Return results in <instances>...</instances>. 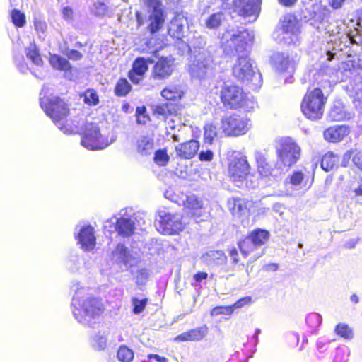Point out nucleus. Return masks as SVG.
Masks as SVG:
<instances>
[{
    "instance_id": "59",
    "label": "nucleus",
    "mask_w": 362,
    "mask_h": 362,
    "mask_svg": "<svg viewBox=\"0 0 362 362\" xmlns=\"http://www.w3.org/2000/svg\"><path fill=\"white\" fill-rule=\"evenodd\" d=\"M66 55L71 60H79L82 58V54L75 49L69 50Z\"/></svg>"
},
{
    "instance_id": "50",
    "label": "nucleus",
    "mask_w": 362,
    "mask_h": 362,
    "mask_svg": "<svg viewBox=\"0 0 362 362\" xmlns=\"http://www.w3.org/2000/svg\"><path fill=\"white\" fill-rule=\"evenodd\" d=\"M322 320V316L317 313L309 314L306 318L308 325L313 327H318L321 324Z\"/></svg>"
},
{
    "instance_id": "42",
    "label": "nucleus",
    "mask_w": 362,
    "mask_h": 362,
    "mask_svg": "<svg viewBox=\"0 0 362 362\" xmlns=\"http://www.w3.org/2000/svg\"><path fill=\"white\" fill-rule=\"evenodd\" d=\"M83 101L88 105H96L99 103V97L93 89H88L83 93Z\"/></svg>"
},
{
    "instance_id": "6",
    "label": "nucleus",
    "mask_w": 362,
    "mask_h": 362,
    "mask_svg": "<svg viewBox=\"0 0 362 362\" xmlns=\"http://www.w3.org/2000/svg\"><path fill=\"white\" fill-rule=\"evenodd\" d=\"M326 102L327 98L320 88L308 90L301 103L302 112L309 119H320L323 115Z\"/></svg>"
},
{
    "instance_id": "8",
    "label": "nucleus",
    "mask_w": 362,
    "mask_h": 362,
    "mask_svg": "<svg viewBox=\"0 0 362 362\" xmlns=\"http://www.w3.org/2000/svg\"><path fill=\"white\" fill-rule=\"evenodd\" d=\"M186 223L180 214L171 213L166 209H160L156 218L157 230L166 235L177 233L184 229Z\"/></svg>"
},
{
    "instance_id": "55",
    "label": "nucleus",
    "mask_w": 362,
    "mask_h": 362,
    "mask_svg": "<svg viewBox=\"0 0 362 362\" xmlns=\"http://www.w3.org/2000/svg\"><path fill=\"white\" fill-rule=\"evenodd\" d=\"M252 302V298L250 296L243 297L236 301L233 305H230L233 307V311L235 308H241L244 305H249Z\"/></svg>"
},
{
    "instance_id": "1",
    "label": "nucleus",
    "mask_w": 362,
    "mask_h": 362,
    "mask_svg": "<svg viewBox=\"0 0 362 362\" xmlns=\"http://www.w3.org/2000/svg\"><path fill=\"white\" fill-rule=\"evenodd\" d=\"M75 293L72 298V313L75 319L80 323L90 327L93 320L98 319L103 313L105 308L98 298L89 296L87 289L74 284L71 287Z\"/></svg>"
},
{
    "instance_id": "39",
    "label": "nucleus",
    "mask_w": 362,
    "mask_h": 362,
    "mask_svg": "<svg viewBox=\"0 0 362 362\" xmlns=\"http://www.w3.org/2000/svg\"><path fill=\"white\" fill-rule=\"evenodd\" d=\"M91 346L95 350H104L107 346V335L98 333L91 339Z\"/></svg>"
},
{
    "instance_id": "51",
    "label": "nucleus",
    "mask_w": 362,
    "mask_h": 362,
    "mask_svg": "<svg viewBox=\"0 0 362 362\" xmlns=\"http://www.w3.org/2000/svg\"><path fill=\"white\" fill-rule=\"evenodd\" d=\"M233 307L231 306H217L214 308L211 311V316H217L219 315H231L233 313Z\"/></svg>"
},
{
    "instance_id": "18",
    "label": "nucleus",
    "mask_w": 362,
    "mask_h": 362,
    "mask_svg": "<svg viewBox=\"0 0 362 362\" xmlns=\"http://www.w3.org/2000/svg\"><path fill=\"white\" fill-rule=\"evenodd\" d=\"M76 238L81 247L85 250H92L96 243L95 230L90 225L83 226L78 228Z\"/></svg>"
},
{
    "instance_id": "13",
    "label": "nucleus",
    "mask_w": 362,
    "mask_h": 362,
    "mask_svg": "<svg viewBox=\"0 0 362 362\" xmlns=\"http://www.w3.org/2000/svg\"><path fill=\"white\" fill-rule=\"evenodd\" d=\"M245 94L238 86L225 83L221 90V100L230 109L241 107L245 100Z\"/></svg>"
},
{
    "instance_id": "61",
    "label": "nucleus",
    "mask_w": 362,
    "mask_h": 362,
    "mask_svg": "<svg viewBox=\"0 0 362 362\" xmlns=\"http://www.w3.org/2000/svg\"><path fill=\"white\" fill-rule=\"evenodd\" d=\"M62 13L64 19L69 20L72 18L73 11L69 6L64 7Z\"/></svg>"
},
{
    "instance_id": "44",
    "label": "nucleus",
    "mask_w": 362,
    "mask_h": 362,
    "mask_svg": "<svg viewBox=\"0 0 362 362\" xmlns=\"http://www.w3.org/2000/svg\"><path fill=\"white\" fill-rule=\"evenodd\" d=\"M170 157L165 149H159L155 152L154 162L159 166H165L169 162Z\"/></svg>"
},
{
    "instance_id": "12",
    "label": "nucleus",
    "mask_w": 362,
    "mask_h": 362,
    "mask_svg": "<svg viewBox=\"0 0 362 362\" xmlns=\"http://www.w3.org/2000/svg\"><path fill=\"white\" fill-rule=\"evenodd\" d=\"M250 128V120L236 115L223 117L221 122L220 129L226 136H239L244 134Z\"/></svg>"
},
{
    "instance_id": "7",
    "label": "nucleus",
    "mask_w": 362,
    "mask_h": 362,
    "mask_svg": "<svg viewBox=\"0 0 362 362\" xmlns=\"http://www.w3.org/2000/svg\"><path fill=\"white\" fill-rule=\"evenodd\" d=\"M253 40V33L246 29L227 31L223 35L222 47L228 52H241L251 46Z\"/></svg>"
},
{
    "instance_id": "47",
    "label": "nucleus",
    "mask_w": 362,
    "mask_h": 362,
    "mask_svg": "<svg viewBox=\"0 0 362 362\" xmlns=\"http://www.w3.org/2000/svg\"><path fill=\"white\" fill-rule=\"evenodd\" d=\"M303 180L304 174L301 171H296L291 175L289 183L294 189H300Z\"/></svg>"
},
{
    "instance_id": "28",
    "label": "nucleus",
    "mask_w": 362,
    "mask_h": 362,
    "mask_svg": "<svg viewBox=\"0 0 362 362\" xmlns=\"http://www.w3.org/2000/svg\"><path fill=\"white\" fill-rule=\"evenodd\" d=\"M352 114L347 112L346 107L341 103H335L329 112V118L332 121H342L350 119Z\"/></svg>"
},
{
    "instance_id": "52",
    "label": "nucleus",
    "mask_w": 362,
    "mask_h": 362,
    "mask_svg": "<svg viewBox=\"0 0 362 362\" xmlns=\"http://www.w3.org/2000/svg\"><path fill=\"white\" fill-rule=\"evenodd\" d=\"M147 299L139 300L136 298H132V305L134 306L133 312L134 314H139L144 310L146 305Z\"/></svg>"
},
{
    "instance_id": "62",
    "label": "nucleus",
    "mask_w": 362,
    "mask_h": 362,
    "mask_svg": "<svg viewBox=\"0 0 362 362\" xmlns=\"http://www.w3.org/2000/svg\"><path fill=\"white\" fill-rule=\"evenodd\" d=\"M329 5L334 9H338L342 6L344 0H327Z\"/></svg>"
},
{
    "instance_id": "25",
    "label": "nucleus",
    "mask_w": 362,
    "mask_h": 362,
    "mask_svg": "<svg viewBox=\"0 0 362 362\" xmlns=\"http://www.w3.org/2000/svg\"><path fill=\"white\" fill-rule=\"evenodd\" d=\"M349 133V129L344 125H337L327 129L324 132L325 139L330 142L342 140Z\"/></svg>"
},
{
    "instance_id": "21",
    "label": "nucleus",
    "mask_w": 362,
    "mask_h": 362,
    "mask_svg": "<svg viewBox=\"0 0 362 362\" xmlns=\"http://www.w3.org/2000/svg\"><path fill=\"white\" fill-rule=\"evenodd\" d=\"M209 328L206 325L201 327L192 329L187 332H183L177 335L175 340L177 341H199L205 338L208 334Z\"/></svg>"
},
{
    "instance_id": "17",
    "label": "nucleus",
    "mask_w": 362,
    "mask_h": 362,
    "mask_svg": "<svg viewBox=\"0 0 362 362\" xmlns=\"http://www.w3.org/2000/svg\"><path fill=\"white\" fill-rule=\"evenodd\" d=\"M173 70V59L169 57H161L154 65L151 76L155 80H164L170 76Z\"/></svg>"
},
{
    "instance_id": "14",
    "label": "nucleus",
    "mask_w": 362,
    "mask_h": 362,
    "mask_svg": "<svg viewBox=\"0 0 362 362\" xmlns=\"http://www.w3.org/2000/svg\"><path fill=\"white\" fill-rule=\"evenodd\" d=\"M132 209H122L117 215H115L112 218L107 221V223H115L113 221V219H115V229L118 234L124 237L130 236L134 233V221L132 218Z\"/></svg>"
},
{
    "instance_id": "10",
    "label": "nucleus",
    "mask_w": 362,
    "mask_h": 362,
    "mask_svg": "<svg viewBox=\"0 0 362 362\" xmlns=\"http://www.w3.org/2000/svg\"><path fill=\"white\" fill-rule=\"evenodd\" d=\"M300 33V24L297 18L291 14L284 16L281 21V27L274 34V39L279 42L285 44L296 43Z\"/></svg>"
},
{
    "instance_id": "26",
    "label": "nucleus",
    "mask_w": 362,
    "mask_h": 362,
    "mask_svg": "<svg viewBox=\"0 0 362 362\" xmlns=\"http://www.w3.org/2000/svg\"><path fill=\"white\" fill-rule=\"evenodd\" d=\"M228 206L234 216H240L249 214L248 202L241 198H232L228 202Z\"/></svg>"
},
{
    "instance_id": "32",
    "label": "nucleus",
    "mask_w": 362,
    "mask_h": 362,
    "mask_svg": "<svg viewBox=\"0 0 362 362\" xmlns=\"http://www.w3.org/2000/svg\"><path fill=\"white\" fill-rule=\"evenodd\" d=\"M206 42L201 36L194 37L187 45L191 57H194L195 54L202 52V50H207L204 48Z\"/></svg>"
},
{
    "instance_id": "49",
    "label": "nucleus",
    "mask_w": 362,
    "mask_h": 362,
    "mask_svg": "<svg viewBox=\"0 0 362 362\" xmlns=\"http://www.w3.org/2000/svg\"><path fill=\"white\" fill-rule=\"evenodd\" d=\"M146 108L144 106L138 107L136 110V121L138 124H145L149 119L146 114Z\"/></svg>"
},
{
    "instance_id": "11",
    "label": "nucleus",
    "mask_w": 362,
    "mask_h": 362,
    "mask_svg": "<svg viewBox=\"0 0 362 362\" xmlns=\"http://www.w3.org/2000/svg\"><path fill=\"white\" fill-rule=\"evenodd\" d=\"M250 165L246 156H240L232 158L228 164V176L231 181L240 187L243 182L247 185V176L249 174Z\"/></svg>"
},
{
    "instance_id": "37",
    "label": "nucleus",
    "mask_w": 362,
    "mask_h": 362,
    "mask_svg": "<svg viewBox=\"0 0 362 362\" xmlns=\"http://www.w3.org/2000/svg\"><path fill=\"white\" fill-rule=\"evenodd\" d=\"M25 52L27 58L30 59L34 64L38 66L42 65V59L35 44H30L29 47H26Z\"/></svg>"
},
{
    "instance_id": "9",
    "label": "nucleus",
    "mask_w": 362,
    "mask_h": 362,
    "mask_svg": "<svg viewBox=\"0 0 362 362\" xmlns=\"http://www.w3.org/2000/svg\"><path fill=\"white\" fill-rule=\"evenodd\" d=\"M232 70L233 76L243 83H254L257 86L262 81L261 74L255 72L251 59L247 53H243L237 57Z\"/></svg>"
},
{
    "instance_id": "33",
    "label": "nucleus",
    "mask_w": 362,
    "mask_h": 362,
    "mask_svg": "<svg viewBox=\"0 0 362 362\" xmlns=\"http://www.w3.org/2000/svg\"><path fill=\"white\" fill-rule=\"evenodd\" d=\"M249 235L238 243L239 249L244 257L248 256L258 247Z\"/></svg>"
},
{
    "instance_id": "56",
    "label": "nucleus",
    "mask_w": 362,
    "mask_h": 362,
    "mask_svg": "<svg viewBox=\"0 0 362 362\" xmlns=\"http://www.w3.org/2000/svg\"><path fill=\"white\" fill-rule=\"evenodd\" d=\"M144 74L136 73L134 71H129V77L134 84H139L144 78Z\"/></svg>"
},
{
    "instance_id": "58",
    "label": "nucleus",
    "mask_w": 362,
    "mask_h": 362,
    "mask_svg": "<svg viewBox=\"0 0 362 362\" xmlns=\"http://www.w3.org/2000/svg\"><path fill=\"white\" fill-rule=\"evenodd\" d=\"M352 160L358 168L362 170V151L356 153L353 156Z\"/></svg>"
},
{
    "instance_id": "16",
    "label": "nucleus",
    "mask_w": 362,
    "mask_h": 362,
    "mask_svg": "<svg viewBox=\"0 0 362 362\" xmlns=\"http://www.w3.org/2000/svg\"><path fill=\"white\" fill-rule=\"evenodd\" d=\"M188 29V20L182 14H177L168 23V33L170 37L181 40Z\"/></svg>"
},
{
    "instance_id": "46",
    "label": "nucleus",
    "mask_w": 362,
    "mask_h": 362,
    "mask_svg": "<svg viewBox=\"0 0 362 362\" xmlns=\"http://www.w3.org/2000/svg\"><path fill=\"white\" fill-rule=\"evenodd\" d=\"M131 89L129 82L124 78L119 79L116 85L115 92L117 95L123 96L127 95Z\"/></svg>"
},
{
    "instance_id": "3",
    "label": "nucleus",
    "mask_w": 362,
    "mask_h": 362,
    "mask_svg": "<svg viewBox=\"0 0 362 362\" xmlns=\"http://www.w3.org/2000/svg\"><path fill=\"white\" fill-rule=\"evenodd\" d=\"M72 124L79 127L78 131L75 133H82L81 145L88 150H101L108 146L112 141L108 142L100 132L96 123L85 121L83 119H74Z\"/></svg>"
},
{
    "instance_id": "41",
    "label": "nucleus",
    "mask_w": 362,
    "mask_h": 362,
    "mask_svg": "<svg viewBox=\"0 0 362 362\" xmlns=\"http://www.w3.org/2000/svg\"><path fill=\"white\" fill-rule=\"evenodd\" d=\"M335 332L340 337L351 339L353 338L354 334L349 326L345 323H339L335 327Z\"/></svg>"
},
{
    "instance_id": "53",
    "label": "nucleus",
    "mask_w": 362,
    "mask_h": 362,
    "mask_svg": "<svg viewBox=\"0 0 362 362\" xmlns=\"http://www.w3.org/2000/svg\"><path fill=\"white\" fill-rule=\"evenodd\" d=\"M107 6L103 2H96L93 5V12L95 16H103L107 13Z\"/></svg>"
},
{
    "instance_id": "2",
    "label": "nucleus",
    "mask_w": 362,
    "mask_h": 362,
    "mask_svg": "<svg viewBox=\"0 0 362 362\" xmlns=\"http://www.w3.org/2000/svg\"><path fill=\"white\" fill-rule=\"evenodd\" d=\"M40 105L47 115L64 133L71 134L78 131L79 127L72 124L74 120H67L66 119L69 113V108L59 98L56 96L41 97Z\"/></svg>"
},
{
    "instance_id": "60",
    "label": "nucleus",
    "mask_w": 362,
    "mask_h": 362,
    "mask_svg": "<svg viewBox=\"0 0 362 362\" xmlns=\"http://www.w3.org/2000/svg\"><path fill=\"white\" fill-rule=\"evenodd\" d=\"M147 6L152 8V10L162 8V4L160 0H145Z\"/></svg>"
},
{
    "instance_id": "38",
    "label": "nucleus",
    "mask_w": 362,
    "mask_h": 362,
    "mask_svg": "<svg viewBox=\"0 0 362 362\" xmlns=\"http://www.w3.org/2000/svg\"><path fill=\"white\" fill-rule=\"evenodd\" d=\"M255 159L259 173L262 176H267L270 174V166L267 163L264 156L260 152L255 153Z\"/></svg>"
},
{
    "instance_id": "31",
    "label": "nucleus",
    "mask_w": 362,
    "mask_h": 362,
    "mask_svg": "<svg viewBox=\"0 0 362 362\" xmlns=\"http://www.w3.org/2000/svg\"><path fill=\"white\" fill-rule=\"evenodd\" d=\"M225 19V13L222 11H218L209 16L205 19L204 23L207 28L216 29L222 24Z\"/></svg>"
},
{
    "instance_id": "22",
    "label": "nucleus",
    "mask_w": 362,
    "mask_h": 362,
    "mask_svg": "<svg viewBox=\"0 0 362 362\" xmlns=\"http://www.w3.org/2000/svg\"><path fill=\"white\" fill-rule=\"evenodd\" d=\"M272 62L274 68L279 72H292L294 69V60L284 53L274 54Z\"/></svg>"
},
{
    "instance_id": "57",
    "label": "nucleus",
    "mask_w": 362,
    "mask_h": 362,
    "mask_svg": "<svg viewBox=\"0 0 362 362\" xmlns=\"http://www.w3.org/2000/svg\"><path fill=\"white\" fill-rule=\"evenodd\" d=\"M214 158V153L210 151L207 150L206 151H201L199 154V158L201 161H211Z\"/></svg>"
},
{
    "instance_id": "63",
    "label": "nucleus",
    "mask_w": 362,
    "mask_h": 362,
    "mask_svg": "<svg viewBox=\"0 0 362 362\" xmlns=\"http://www.w3.org/2000/svg\"><path fill=\"white\" fill-rule=\"evenodd\" d=\"M208 276V274L206 272H201L195 274L194 275V279L197 282H201L203 280L206 279Z\"/></svg>"
},
{
    "instance_id": "48",
    "label": "nucleus",
    "mask_w": 362,
    "mask_h": 362,
    "mask_svg": "<svg viewBox=\"0 0 362 362\" xmlns=\"http://www.w3.org/2000/svg\"><path fill=\"white\" fill-rule=\"evenodd\" d=\"M11 17L12 22L16 26L19 28L24 26L25 23V16L24 13L18 10L14 9L11 12Z\"/></svg>"
},
{
    "instance_id": "15",
    "label": "nucleus",
    "mask_w": 362,
    "mask_h": 362,
    "mask_svg": "<svg viewBox=\"0 0 362 362\" xmlns=\"http://www.w3.org/2000/svg\"><path fill=\"white\" fill-rule=\"evenodd\" d=\"M261 0H233L234 12L248 18L249 22L257 20L260 12Z\"/></svg>"
},
{
    "instance_id": "5",
    "label": "nucleus",
    "mask_w": 362,
    "mask_h": 362,
    "mask_svg": "<svg viewBox=\"0 0 362 362\" xmlns=\"http://www.w3.org/2000/svg\"><path fill=\"white\" fill-rule=\"evenodd\" d=\"M216 64L213 57L209 50H202V52L191 57L188 71L194 78L206 79L214 76Z\"/></svg>"
},
{
    "instance_id": "30",
    "label": "nucleus",
    "mask_w": 362,
    "mask_h": 362,
    "mask_svg": "<svg viewBox=\"0 0 362 362\" xmlns=\"http://www.w3.org/2000/svg\"><path fill=\"white\" fill-rule=\"evenodd\" d=\"M49 62L50 65L54 69L66 71L70 70L71 68V66L68 60L55 54H49Z\"/></svg>"
},
{
    "instance_id": "27",
    "label": "nucleus",
    "mask_w": 362,
    "mask_h": 362,
    "mask_svg": "<svg viewBox=\"0 0 362 362\" xmlns=\"http://www.w3.org/2000/svg\"><path fill=\"white\" fill-rule=\"evenodd\" d=\"M183 203L185 207L188 210L187 213L196 217L202 216L203 212L202 204L195 195L187 196Z\"/></svg>"
},
{
    "instance_id": "64",
    "label": "nucleus",
    "mask_w": 362,
    "mask_h": 362,
    "mask_svg": "<svg viewBox=\"0 0 362 362\" xmlns=\"http://www.w3.org/2000/svg\"><path fill=\"white\" fill-rule=\"evenodd\" d=\"M35 28L36 30L41 32L42 33H44L47 30V25L45 22H35Z\"/></svg>"
},
{
    "instance_id": "40",
    "label": "nucleus",
    "mask_w": 362,
    "mask_h": 362,
    "mask_svg": "<svg viewBox=\"0 0 362 362\" xmlns=\"http://www.w3.org/2000/svg\"><path fill=\"white\" fill-rule=\"evenodd\" d=\"M182 95V92L175 86H170L166 88L161 91V95L166 100H173L180 98Z\"/></svg>"
},
{
    "instance_id": "43",
    "label": "nucleus",
    "mask_w": 362,
    "mask_h": 362,
    "mask_svg": "<svg viewBox=\"0 0 362 362\" xmlns=\"http://www.w3.org/2000/svg\"><path fill=\"white\" fill-rule=\"evenodd\" d=\"M149 62H152V61H149ZM148 61L145 59L144 57H138L136 59L133 64V69L132 71H134L136 73L145 74L148 70Z\"/></svg>"
},
{
    "instance_id": "54",
    "label": "nucleus",
    "mask_w": 362,
    "mask_h": 362,
    "mask_svg": "<svg viewBox=\"0 0 362 362\" xmlns=\"http://www.w3.org/2000/svg\"><path fill=\"white\" fill-rule=\"evenodd\" d=\"M149 276L148 272L146 269H141L137 271L136 279L138 284H144L148 279Z\"/></svg>"
},
{
    "instance_id": "20",
    "label": "nucleus",
    "mask_w": 362,
    "mask_h": 362,
    "mask_svg": "<svg viewBox=\"0 0 362 362\" xmlns=\"http://www.w3.org/2000/svg\"><path fill=\"white\" fill-rule=\"evenodd\" d=\"M199 143L197 140H190L175 146L176 155L180 158L191 159L197 154Z\"/></svg>"
},
{
    "instance_id": "24",
    "label": "nucleus",
    "mask_w": 362,
    "mask_h": 362,
    "mask_svg": "<svg viewBox=\"0 0 362 362\" xmlns=\"http://www.w3.org/2000/svg\"><path fill=\"white\" fill-rule=\"evenodd\" d=\"M202 259L209 266H221L227 263V257L222 250H210L204 253Z\"/></svg>"
},
{
    "instance_id": "45",
    "label": "nucleus",
    "mask_w": 362,
    "mask_h": 362,
    "mask_svg": "<svg viewBox=\"0 0 362 362\" xmlns=\"http://www.w3.org/2000/svg\"><path fill=\"white\" fill-rule=\"evenodd\" d=\"M117 358L120 361L130 362L134 358V353L128 347L122 346L117 351Z\"/></svg>"
},
{
    "instance_id": "36",
    "label": "nucleus",
    "mask_w": 362,
    "mask_h": 362,
    "mask_svg": "<svg viewBox=\"0 0 362 362\" xmlns=\"http://www.w3.org/2000/svg\"><path fill=\"white\" fill-rule=\"evenodd\" d=\"M339 161V158L333 153H327L322 158L321 167L322 168L328 172L334 168Z\"/></svg>"
},
{
    "instance_id": "19",
    "label": "nucleus",
    "mask_w": 362,
    "mask_h": 362,
    "mask_svg": "<svg viewBox=\"0 0 362 362\" xmlns=\"http://www.w3.org/2000/svg\"><path fill=\"white\" fill-rule=\"evenodd\" d=\"M148 30L153 35L163 27L165 21V14L163 8L152 10L148 18Z\"/></svg>"
},
{
    "instance_id": "23",
    "label": "nucleus",
    "mask_w": 362,
    "mask_h": 362,
    "mask_svg": "<svg viewBox=\"0 0 362 362\" xmlns=\"http://www.w3.org/2000/svg\"><path fill=\"white\" fill-rule=\"evenodd\" d=\"M112 259L117 263L123 264L127 268L134 263V258L127 247L122 244H118L112 252Z\"/></svg>"
},
{
    "instance_id": "29",
    "label": "nucleus",
    "mask_w": 362,
    "mask_h": 362,
    "mask_svg": "<svg viewBox=\"0 0 362 362\" xmlns=\"http://www.w3.org/2000/svg\"><path fill=\"white\" fill-rule=\"evenodd\" d=\"M154 146L153 139L148 136H141L136 141L137 152L141 156L150 155Z\"/></svg>"
},
{
    "instance_id": "34",
    "label": "nucleus",
    "mask_w": 362,
    "mask_h": 362,
    "mask_svg": "<svg viewBox=\"0 0 362 362\" xmlns=\"http://www.w3.org/2000/svg\"><path fill=\"white\" fill-rule=\"evenodd\" d=\"M249 236L258 247L264 245L269 237V233L265 230L257 229L253 230Z\"/></svg>"
},
{
    "instance_id": "35",
    "label": "nucleus",
    "mask_w": 362,
    "mask_h": 362,
    "mask_svg": "<svg viewBox=\"0 0 362 362\" xmlns=\"http://www.w3.org/2000/svg\"><path fill=\"white\" fill-rule=\"evenodd\" d=\"M222 134H223L222 130L219 129V131H218L216 126L213 124H206L204 126V138L206 143L210 144H212L214 138L221 135Z\"/></svg>"
},
{
    "instance_id": "4",
    "label": "nucleus",
    "mask_w": 362,
    "mask_h": 362,
    "mask_svg": "<svg viewBox=\"0 0 362 362\" xmlns=\"http://www.w3.org/2000/svg\"><path fill=\"white\" fill-rule=\"evenodd\" d=\"M300 148L290 137H284L276 141V166L288 169L296 163L300 156Z\"/></svg>"
}]
</instances>
